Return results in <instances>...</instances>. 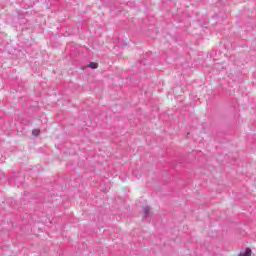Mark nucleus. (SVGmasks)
Returning a JSON list of instances; mask_svg holds the SVG:
<instances>
[{"label":"nucleus","mask_w":256,"mask_h":256,"mask_svg":"<svg viewBox=\"0 0 256 256\" xmlns=\"http://www.w3.org/2000/svg\"><path fill=\"white\" fill-rule=\"evenodd\" d=\"M88 67H90V69H97V67H99V64H97L96 62H90L88 64Z\"/></svg>","instance_id":"nucleus-1"},{"label":"nucleus","mask_w":256,"mask_h":256,"mask_svg":"<svg viewBox=\"0 0 256 256\" xmlns=\"http://www.w3.org/2000/svg\"><path fill=\"white\" fill-rule=\"evenodd\" d=\"M239 256H251V248H247L245 253H241Z\"/></svg>","instance_id":"nucleus-2"},{"label":"nucleus","mask_w":256,"mask_h":256,"mask_svg":"<svg viewBox=\"0 0 256 256\" xmlns=\"http://www.w3.org/2000/svg\"><path fill=\"white\" fill-rule=\"evenodd\" d=\"M41 133V130H39V129H34V130H32V135L34 136V137H39V134Z\"/></svg>","instance_id":"nucleus-3"},{"label":"nucleus","mask_w":256,"mask_h":256,"mask_svg":"<svg viewBox=\"0 0 256 256\" xmlns=\"http://www.w3.org/2000/svg\"><path fill=\"white\" fill-rule=\"evenodd\" d=\"M144 213L146 217H149V213H151V208L149 206L144 207Z\"/></svg>","instance_id":"nucleus-4"}]
</instances>
